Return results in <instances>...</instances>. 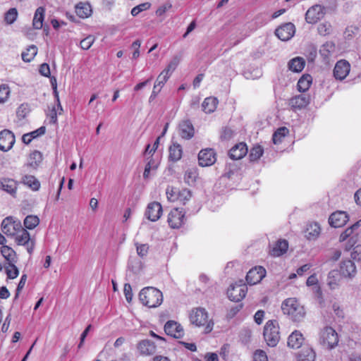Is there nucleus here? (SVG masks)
<instances>
[{
    "label": "nucleus",
    "mask_w": 361,
    "mask_h": 361,
    "mask_svg": "<svg viewBox=\"0 0 361 361\" xmlns=\"http://www.w3.org/2000/svg\"><path fill=\"white\" fill-rule=\"evenodd\" d=\"M15 143V135L9 130L5 129L0 132V149L3 152L10 150Z\"/></svg>",
    "instance_id": "9d476101"
},
{
    "label": "nucleus",
    "mask_w": 361,
    "mask_h": 361,
    "mask_svg": "<svg viewBox=\"0 0 361 361\" xmlns=\"http://www.w3.org/2000/svg\"><path fill=\"white\" fill-rule=\"evenodd\" d=\"M361 226V219L357 221L356 223H355L353 225H352L350 227H348L346 228L341 235L339 237V241L343 242L346 240L348 238L349 239L350 237L354 236L353 232L358 228Z\"/></svg>",
    "instance_id": "58836bf2"
},
{
    "label": "nucleus",
    "mask_w": 361,
    "mask_h": 361,
    "mask_svg": "<svg viewBox=\"0 0 361 361\" xmlns=\"http://www.w3.org/2000/svg\"><path fill=\"white\" fill-rule=\"evenodd\" d=\"M39 71L43 76L49 77L50 75V68L49 66L46 63H42L40 66Z\"/></svg>",
    "instance_id": "0e129e2a"
},
{
    "label": "nucleus",
    "mask_w": 361,
    "mask_h": 361,
    "mask_svg": "<svg viewBox=\"0 0 361 361\" xmlns=\"http://www.w3.org/2000/svg\"><path fill=\"white\" fill-rule=\"evenodd\" d=\"M326 13V8L320 4L312 6L305 13V20L309 24H314L322 19Z\"/></svg>",
    "instance_id": "423d86ee"
},
{
    "label": "nucleus",
    "mask_w": 361,
    "mask_h": 361,
    "mask_svg": "<svg viewBox=\"0 0 361 361\" xmlns=\"http://www.w3.org/2000/svg\"><path fill=\"white\" fill-rule=\"evenodd\" d=\"M139 299L144 305L154 308L161 304L163 295L159 290L153 287H147L140 292Z\"/></svg>",
    "instance_id": "f03ea898"
},
{
    "label": "nucleus",
    "mask_w": 361,
    "mask_h": 361,
    "mask_svg": "<svg viewBox=\"0 0 361 361\" xmlns=\"http://www.w3.org/2000/svg\"><path fill=\"white\" fill-rule=\"evenodd\" d=\"M16 235V241L18 245H26L30 240V233L28 231L21 227V229L18 231Z\"/></svg>",
    "instance_id": "4c0bfd02"
},
{
    "label": "nucleus",
    "mask_w": 361,
    "mask_h": 361,
    "mask_svg": "<svg viewBox=\"0 0 361 361\" xmlns=\"http://www.w3.org/2000/svg\"><path fill=\"white\" fill-rule=\"evenodd\" d=\"M18 182L10 178H0V190L13 197H16Z\"/></svg>",
    "instance_id": "f8f14e48"
},
{
    "label": "nucleus",
    "mask_w": 361,
    "mask_h": 361,
    "mask_svg": "<svg viewBox=\"0 0 361 361\" xmlns=\"http://www.w3.org/2000/svg\"><path fill=\"white\" fill-rule=\"evenodd\" d=\"M264 338L270 347H275L280 340L279 326L276 320L267 322L263 332Z\"/></svg>",
    "instance_id": "20e7f679"
},
{
    "label": "nucleus",
    "mask_w": 361,
    "mask_h": 361,
    "mask_svg": "<svg viewBox=\"0 0 361 361\" xmlns=\"http://www.w3.org/2000/svg\"><path fill=\"white\" fill-rule=\"evenodd\" d=\"M351 257L355 260L361 259V245H358L353 248L351 252Z\"/></svg>",
    "instance_id": "e2e57ef3"
},
{
    "label": "nucleus",
    "mask_w": 361,
    "mask_h": 361,
    "mask_svg": "<svg viewBox=\"0 0 361 361\" xmlns=\"http://www.w3.org/2000/svg\"><path fill=\"white\" fill-rule=\"evenodd\" d=\"M183 150L180 145L173 143L169 147V160L177 161L182 157Z\"/></svg>",
    "instance_id": "473e14b6"
},
{
    "label": "nucleus",
    "mask_w": 361,
    "mask_h": 361,
    "mask_svg": "<svg viewBox=\"0 0 361 361\" xmlns=\"http://www.w3.org/2000/svg\"><path fill=\"white\" fill-rule=\"evenodd\" d=\"M1 252L4 257L8 261V263L17 262L16 254L12 248L8 246H3Z\"/></svg>",
    "instance_id": "a19ab883"
},
{
    "label": "nucleus",
    "mask_w": 361,
    "mask_h": 361,
    "mask_svg": "<svg viewBox=\"0 0 361 361\" xmlns=\"http://www.w3.org/2000/svg\"><path fill=\"white\" fill-rule=\"evenodd\" d=\"M164 331L169 336L176 338H182L184 335L183 328L175 321H168L164 325Z\"/></svg>",
    "instance_id": "2eb2a0df"
},
{
    "label": "nucleus",
    "mask_w": 361,
    "mask_h": 361,
    "mask_svg": "<svg viewBox=\"0 0 361 361\" xmlns=\"http://www.w3.org/2000/svg\"><path fill=\"white\" fill-rule=\"evenodd\" d=\"M247 288L244 283H235L230 286L227 290L228 298L234 302L243 300L247 293Z\"/></svg>",
    "instance_id": "0eeeda50"
},
{
    "label": "nucleus",
    "mask_w": 361,
    "mask_h": 361,
    "mask_svg": "<svg viewBox=\"0 0 361 361\" xmlns=\"http://www.w3.org/2000/svg\"><path fill=\"white\" fill-rule=\"evenodd\" d=\"M208 318V312L203 307L195 308L190 314V322L197 326L206 325L205 331L207 333L212 331L214 325V323L209 321Z\"/></svg>",
    "instance_id": "7ed1b4c3"
},
{
    "label": "nucleus",
    "mask_w": 361,
    "mask_h": 361,
    "mask_svg": "<svg viewBox=\"0 0 361 361\" xmlns=\"http://www.w3.org/2000/svg\"><path fill=\"white\" fill-rule=\"evenodd\" d=\"M10 88L8 85H0V103H5L10 95Z\"/></svg>",
    "instance_id": "de8ad7c7"
},
{
    "label": "nucleus",
    "mask_w": 361,
    "mask_h": 361,
    "mask_svg": "<svg viewBox=\"0 0 361 361\" xmlns=\"http://www.w3.org/2000/svg\"><path fill=\"white\" fill-rule=\"evenodd\" d=\"M37 54V48L35 45H31L27 48L25 51L21 54L22 59L25 62L31 61Z\"/></svg>",
    "instance_id": "79ce46f5"
},
{
    "label": "nucleus",
    "mask_w": 361,
    "mask_h": 361,
    "mask_svg": "<svg viewBox=\"0 0 361 361\" xmlns=\"http://www.w3.org/2000/svg\"><path fill=\"white\" fill-rule=\"evenodd\" d=\"M304 341V337L302 334L298 331H293L288 338V345L292 348H299Z\"/></svg>",
    "instance_id": "a878e982"
},
{
    "label": "nucleus",
    "mask_w": 361,
    "mask_h": 361,
    "mask_svg": "<svg viewBox=\"0 0 361 361\" xmlns=\"http://www.w3.org/2000/svg\"><path fill=\"white\" fill-rule=\"evenodd\" d=\"M281 309L284 314L294 322H302L306 314L304 307L293 298L285 300L281 305Z\"/></svg>",
    "instance_id": "f257e3e1"
},
{
    "label": "nucleus",
    "mask_w": 361,
    "mask_h": 361,
    "mask_svg": "<svg viewBox=\"0 0 361 361\" xmlns=\"http://www.w3.org/2000/svg\"><path fill=\"white\" fill-rule=\"evenodd\" d=\"M320 231V226L317 223H310L307 226L305 237L308 240H315L319 236Z\"/></svg>",
    "instance_id": "c85d7f7f"
},
{
    "label": "nucleus",
    "mask_w": 361,
    "mask_h": 361,
    "mask_svg": "<svg viewBox=\"0 0 361 361\" xmlns=\"http://www.w3.org/2000/svg\"><path fill=\"white\" fill-rule=\"evenodd\" d=\"M335 49L336 47L334 42H326L321 47L319 53L324 59H326L334 53Z\"/></svg>",
    "instance_id": "c9c22d12"
},
{
    "label": "nucleus",
    "mask_w": 361,
    "mask_h": 361,
    "mask_svg": "<svg viewBox=\"0 0 361 361\" xmlns=\"http://www.w3.org/2000/svg\"><path fill=\"white\" fill-rule=\"evenodd\" d=\"M27 280V276L25 274H23L21 276V279L18 283V287L16 288V298L18 297L19 292L25 286V282Z\"/></svg>",
    "instance_id": "774afa93"
},
{
    "label": "nucleus",
    "mask_w": 361,
    "mask_h": 361,
    "mask_svg": "<svg viewBox=\"0 0 361 361\" xmlns=\"http://www.w3.org/2000/svg\"><path fill=\"white\" fill-rule=\"evenodd\" d=\"M350 71V65L345 60L337 61L334 68V76L336 80H343Z\"/></svg>",
    "instance_id": "4468645a"
},
{
    "label": "nucleus",
    "mask_w": 361,
    "mask_h": 361,
    "mask_svg": "<svg viewBox=\"0 0 361 361\" xmlns=\"http://www.w3.org/2000/svg\"><path fill=\"white\" fill-rule=\"evenodd\" d=\"M317 30L320 35H328L331 32V25L327 22L320 23L317 27Z\"/></svg>",
    "instance_id": "864d4df0"
},
{
    "label": "nucleus",
    "mask_w": 361,
    "mask_h": 361,
    "mask_svg": "<svg viewBox=\"0 0 361 361\" xmlns=\"http://www.w3.org/2000/svg\"><path fill=\"white\" fill-rule=\"evenodd\" d=\"M151 6V4L149 2H145L140 4L131 10V15L133 16H137L140 13L148 10Z\"/></svg>",
    "instance_id": "3c124183"
},
{
    "label": "nucleus",
    "mask_w": 361,
    "mask_h": 361,
    "mask_svg": "<svg viewBox=\"0 0 361 361\" xmlns=\"http://www.w3.org/2000/svg\"><path fill=\"white\" fill-rule=\"evenodd\" d=\"M42 161V154L39 151L32 152L29 157V160L27 164H26V167H32V169H37L39 164Z\"/></svg>",
    "instance_id": "72a5a7b5"
},
{
    "label": "nucleus",
    "mask_w": 361,
    "mask_h": 361,
    "mask_svg": "<svg viewBox=\"0 0 361 361\" xmlns=\"http://www.w3.org/2000/svg\"><path fill=\"white\" fill-rule=\"evenodd\" d=\"M312 82V78L310 75H302L298 82V89L300 92H305L308 90Z\"/></svg>",
    "instance_id": "e433bc0d"
},
{
    "label": "nucleus",
    "mask_w": 361,
    "mask_h": 361,
    "mask_svg": "<svg viewBox=\"0 0 361 361\" xmlns=\"http://www.w3.org/2000/svg\"><path fill=\"white\" fill-rule=\"evenodd\" d=\"M94 40L95 37L93 35H88L87 37H86L80 41V46L81 49L84 50H87L93 44Z\"/></svg>",
    "instance_id": "5fc2aeb1"
},
{
    "label": "nucleus",
    "mask_w": 361,
    "mask_h": 361,
    "mask_svg": "<svg viewBox=\"0 0 361 361\" xmlns=\"http://www.w3.org/2000/svg\"><path fill=\"white\" fill-rule=\"evenodd\" d=\"M44 13L45 9L42 6L37 8L35 11L32 20V25L35 29L39 30L42 27L44 19Z\"/></svg>",
    "instance_id": "c756f323"
},
{
    "label": "nucleus",
    "mask_w": 361,
    "mask_h": 361,
    "mask_svg": "<svg viewBox=\"0 0 361 361\" xmlns=\"http://www.w3.org/2000/svg\"><path fill=\"white\" fill-rule=\"evenodd\" d=\"M264 317V310H258L254 315V320L258 324H261L263 322Z\"/></svg>",
    "instance_id": "338daca9"
},
{
    "label": "nucleus",
    "mask_w": 361,
    "mask_h": 361,
    "mask_svg": "<svg viewBox=\"0 0 361 361\" xmlns=\"http://www.w3.org/2000/svg\"><path fill=\"white\" fill-rule=\"evenodd\" d=\"M123 293L126 300L130 302L133 299V292L131 286L129 283H126L123 288Z\"/></svg>",
    "instance_id": "052dcab7"
},
{
    "label": "nucleus",
    "mask_w": 361,
    "mask_h": 361,
    "mask_svg": "<svg viewBox=\"0 0 361 361\" xmlns=\"http://www.w3.org/2000/svg\"><path fill=\"white\" fill-rule=\"evenodd\" d=\"M349 220L348 215L343 211H337L331 214L329 218V224L334 228L344 226Z\"/></svg>",
    "instance_id": "6ab92c4d"
},
{
    "label": "nucleus",
    "mask_w": 361,
    "mask_h": 361,
    "mask_svg": "<svg viewBox=\"0 0 361 361\" xmlns=\"http://www.w3.org/2000/svg\"><path fill=\"white\" fill-rule=\"evenodd\" d=\"M46 128L44 126H41L40 128H37V130L29 133L31 137L33 139L38 137L39 136H41L45 133Z\"/></svg>",
    "instance_id": "69168bd1"
},
{
    "label": "nucleus",
    "mask_w": 361,
    "mask_h": 361,
    "mask_svg": "<svg viewBox=\"0 0 361 361\" xmlns=\"http://www.w3.org/2000/svg\"><path fill=\"white\" fill-rule=\"evenodd\" d=\"M289 130L286 127H281L278 128L272 136V140L274 144L278 145L280 144L283 139L288 134Z\"/></svg>",
    "instance_id": "ea45409f"
},
{
    "label": "nucleus",
    "mask_w": 361,
    "mask_h": 361,
    "mask_svg": "<svg viewBox=\"0 0 361 361\" xmlns=\"http://www.w3.org/2000/svg\"><path fill=\"white\" fill-rule=\"evenodd\" d=\"M253 360L254 361H268L266 353L262 350L255 351L253 355Z\"/></svg>",
    "instance_id": "13d9d810"
},
{
    "label": "nucleus",
    "mask_w": 361,
    "mask_h": 361,
    "mask_svg": "<svg viewBox=\"0 0 361 361\" xmlns=\"http://www.w3.org/2000/svg\"><path fill=\"white\" fill-rule=\"evenodd\" d=\"M266 275V270L262 267H255L251 269L246 275V281L250 285L260 282Z\"/></svg>",
    "instance_id": "ddd939ff"
},
{
    "label": "nucleus",
    "mask_w": 361,
    "mask_h": 361,
    "mask_svg": "<svg viewBox=\"0 0 361 361\" xmlns=\"http://www.w3.org/2000/svg\"><path fill=\"white\" fill-rule=\"evenodd\" d=\"M180 63V58L178 56L173 57L171 61L169 63L166 68L164 69L163 71L165 73H167L170 75L172 74V73L176 70L178 65Z\"/></svg>",
    "instance_id": "09e8293b"
},
{
    "label": "nucleus",
    "mask_w": 361,
    "mask_h": 361,
    "mask_svg": "<svg viewBox=\"0 0 361 361\" xmlns=\"http://www.w3.org/2000/svg\"><path fill=\"white\" fill-rule=\"evenodd\" d=\"M162 214V207L160 203L153 202L147 205L145 216L151 221H157Z\"/></svg>",
    "instance_id": "a211bd4d"
},
{
    "label": "nucleus",
    "mask_w": 361,
    "mask_h": 361,
    "mask_svg": "<svg viewBox=\"0 0 361 361\" xmlns=\"http://www.w3.org/2000/svg\"><path fill=\"white\" fill-rule=\"evenodd\" d=\"M197 171L195 168H190L187 169L184 174V180L189 185H194L197 178Z\"/></svg>",
    "instance_id": "37998d69"
},
{
    "label": "nucleus",
    "mask_w": 361,
    "mask_h": 361,
    "mask_svg": "<svg viewBox=\"0 0 361 361\" xmlns=\"http://www.w3.org/2000/svg\"><path fill=\"white\" fill-rule=\"evenodd\" d=\"M166 193L167 198L169 201H171V202L178 201L179 189L176 188L174 187H168L166 188Z\"/></svg>",
    "instance_id": "8fccbe9b"
},
{
    "label": "nucleus",
    "mask_w": 361,
    "mask_h": 361,
    "mask_svg": "<svg viewBox=\"0 0 361 361\" xmlns=\"http://www.w3.org/2000/svg\"><path fill=\"white\" fill-rule=\"evenodd\" d=\"M192 196L191 192L188 189L179 190L178 201L182 202L183 204L190 199Z\"/></svg>",
    "instance_id": "4d7b16f0"
},
{
    "label": "nucleus",
    "mask_w": 361,
    "mask_h": 361,
    "mask_svg": "<svg viewBox=\"0 0 361 361\" xmlns=\"http://www.w3.org/2000/svg\"><path fill=\"white\" fill-rule=\"evenodd\" d=\"M185 213L178 208L171 210L168 215V223L171 228H178L184 223Z\"/></svg>",
    "instance_id": "1a4fd4ad"
},
{
    "label": "nucleus",
    "mask_w": 361,
    "mask_h": 361,
    "mask_svg": "<svg viewBox=\"0 0 361 361\" xmlns=\"http://www.w3.org/2000/svg\"><path fill=\"white\" fill-rule=\"evenodd\" d=\"M21 223L20 221H14L12 217H6L1 223L2 232L10 236L17 234L21 229Z\"/></svg>",
    "instance_id": "6e6552de"
},
{
    "label": "nucleus",
    "mask_w": 361,
    "mask_h": 361,
    "mask_svg": "<svg viewBox=\"0 0 361 361\" xmlns=\"http://www.w3.org/2000/svg\"><path fill=\"white\" fill-rule=\"evenodd\" d=\"M295 32V27L292 23H287L279 27L275 34L282 41H288L293 37Z\"/></svg>",
    "instance_id": "9b49d317"
},
{
    "label": "nucleus",
    "mask_w": 361,
    "mask_h": 361,
    "mask_svg": "<svg viewBox=\"0 0 361 361\" xmlns=\"http://www.w3.org/2000/svg\"><path fill=\"white\" fill-rule=\"evenodd\" d=\"M18 17V11L15 8H10L5 14V21L8 24L13 23Z\"/></svg>",
    "instance_id": "603ef678"
},
{
    "label": "nucleus",
    "mask_w": 361,
    "mask_h": 361,
    "mask_svg": "<svg viewBox=\"0 0 361 361\" xmlns=\"http://www.w3.org/2000/svg\"><path fill=\"white\" fill-rule=\"evenodd\" d=\"M137 348L142 355H149L156 352L157 347L152 341L143 340L139 343Z\"/></svg>",
    "instance_id": "b1692460"
},
{
    "label": "nucleus",
    "mask_w": 361,
    "mask_h": 361,
    "mask_svg": "<svg viewBox=\"0 0 361 361\" xmlns=\"http://www.w3.org/2000/svg\"><path fill=\"white\" fill-rule=\"evenodd\" d=\"M288 248V241L286 240H279L276 242L269 253L273 257H280L286 252Z\"/></svg>",
    "instance_id": "5701e85b"
},
{
    "label": "nucleus",
    "mask_w": 361,
    "mask_h": 361,
    "mask_svg": "<svg viewBox=\"0 0 361 361\" xmlns=\"http://www.w3.org/2000/svg\"><path fill=\"white\" fill-rule=\"evenodd\" d=\"M264 149L260 145L253 147L250 153V161H255L258 160L263 154Z\"/></svg>",
    "instance_id": "49530a36"
},
{
    "label": "nucleus",
    "mask_w": 361,
    "mask_h": 361,
    "mask_svg": "<svg viewBox=\"0 0 361 361\" xmlns=\"http://www.w3.org/2000/svg\"><path fill=\"white\" fill-rule=\"evenodd\" d=\"M20 182L34 191L39 190L40 188L39 181L32 175H24L22 177Z\"/></svg>",
    "instance_id": "cd10ccee"
},
{
    "label": "nucleus",
    "mask_w": 361,
    "mask_h": 361,
    "mask_svg": "<svg viewBox=\"0 0 361 361\" xmlns=\"http://www.w3.org/2000/svg\"><path fill=\"white\" fill-rule=\"evenodd\" d=\"M16 262L8 263V266L6 267V271L8 278L14 279L18 274L19 271L17 267L15 265Z\"/></svg>",
    "instance_id": "a18cd8bd"
},
{
    "label": "nucleus",
    "mask_w": 361,
    "mask_h": 361,
    "mask_svg": "<svg viewBox=\"0 0 361 361\" xmlns=\"http://www.w3.org/2000/svg\"><path fill=\"white\" fill-rule=\"evenodd\" d=\"M305 65V61L302 57H295L288 62V68L293 72H300Z\"/></svg>",
    "instance_id": "f704fd0d"
},
{
    "label": "nucleus",
    "mask_w": 361,
    "mask_h": 361,
    "mask_svg": "<svg viewBox=\"0 0 361 361\" xmlns=\"http://www.w3.org/2000/svg\"><path fill=\"white\" fill-rule=\"evenodd\" d=\"M178 132L183 139L190 140L194 136L195 129L190 120H183L178 124Z\"/></svg>",
    "instance_id": "f3484780"
},
{
    "label": "nucleus",
    "mask_w": 361,
    "mask_h": 361,
    "mask_svg": "<svg viewBox=\"0 0 361 361\" xmlns=\"http://www.w3.org/2000/svg\"><path fill=\"white\" fill-rule=\"evenodd\" d=\"M341 273L345 277H353L356 274V267L355 263L350 260H344L341 264Z\"/></svg>",
    "instance_id": "4be33fe9"
},
{
    "label": "nucleus",
    "mask_w": 361,
    "mask_h": 361,
    "mask_svg": "<svg viewBox=\"0 0 361 361\" xmlns=\"http://www.w3.org/2000/svg\"><path fill=\"white\" fill-rule=\"evenodd\" d=\"M338 343V336L336 331L331 327L326 326L319 334V343L326 349L334 348Z\"/></svg>",
    "instance_id": "39448f33"
},
{
    "label": "nucleus",
    "mask_w": 361,
    "mask_h": 361,
    "mask_svg": "<svg viewBox=\"0 0 361 361\" xmlns=\"http://www.w3.org/2000/svg\"><path fill=\"white\" fill-rule=\"evenodd\" d=\"M199 164L202 166H209L216 161V154L212 149L201 150L198 154Z\"/></svg>",
    "instance_id": "dca6fc26"
},
{
    "label": "nucleus",
    "mask_w": 361,
    "mask_h": 361,
    "mask_svg": "<svg viewBox=\"0 0 361 361\" xmlns=\"http://www.w3.org/2000/svg\"><path fill=\"white\" fill-rule=\"evenodd\" d=\"M149 250V246L147 244L137 245V252L138 255L143 257L147 255Z\"/></svg>",
    "instance_id": "680f3d73"
},
{
    "label": "nucleus",
    "mask_w": 361,
    "mask_h": 361,
    "mask_svg": "<svg viewBox=\"0 0 361 361\" xmlns=\"http://www.w3.org/2000/svg\"><path fill=\"white\" fill-rule=\"evenodd\" d=\"M39 223V219L37 216L29 215L24 220V226L28 229L35 228Z\"/></svg>",
    "instance_id": "c03bdc74"
},
{
    "label": "nucleus",
    "mask_w": 361,
    "mask_h": 361,
    "mask_svg": "<svg viewBox=\"0 0 361 361\" xmlns=\"http://www.w3.org/2000/svg\"><path fill=\"white\" fill-rule=\"evenodd\" d=\"M247 153V145L240 142L233 146L229 151V157L233 160H238L244 157Z\"/></svg>",
    "instance_id": "412c9836"
},
{
    "label": "nucleus",
    "mask_w": 361,
    "mask_h": 361,
    "mask_svg": "<svg viewBox=\"0 0 361 361\" xmlns=\"http://www.w3.org/2000/svg\"><path fill=\"white\" fill-rule=\"evenodd\" d=\"M170 76L171 75L167 73H164V71H163L157 78V80L154 84V89H157V87H161L168 80Z\"/></svg>",
    "instance_id": "6e6d98bb"
},
{
    "label": "nucleus",
    "mask_w": 361,
    "mask_h": 361,
    "mask_svg": "<svg viewBox=\"0 0 361 361\" xmlns=\"http://www.w3.org/2000/svg\"><path fill=\"white\" fill-rule=\"evenodd\" d=\"M217 104L218 99L216 97H209L204 99L202 107L205 113L210 114L215 111Z\"/></svg>",
    "instance_id": "2f4dec72"
},
{
    "label": "nucleus",
    "mask_w": 361,
    "mask_h": 361,
    "mask_svg": "<svg viewBox=\"0 0 361 361\" xmlns=\"http://www.w3.org/2000/svg\"><path fill=\"white\" fill-rule=\"evenodd\" d=\"M315 358L316 353L310 347L303 348L297 355V361H314Z\"/></svg>",
    "instance_id": "bb28decb"
},
{
    "label": "nucleus",
    "mask_w": 361,
    "mask_h": 361,
    "mask_svg": "<svg viewBox=\"0 0 361 361\" xmlns=\"http://www.w3.org/2000/svg\"><path fill=\"white\" fill-rule=\"evenodd\" d=\"M341 279V273L338 270L331 271L327 276L326 283L331 290L338 288Z\"/></svg>",
    "instance_id": "393cba45"
},
{
    "label": "nucleus",
    "mask_w": 361,
    "mask_h": 361,
    "mask_svg": "<svg viewBox=\"0 0 361 361\" xmlns=\"http://www.w3.org/2000/svg\"><path fill=\"white\" fill-rule=\"evenodd\" d=\"M310 96L305 94L296 95L290 99L289 105L294 110L306 107L310 103Z\"/></svg>",
    "instance_id": "aec40b11"
},
{
    "label": "nucleus",
    "mask_w": 361,
    "mask_h": 361,
    "mask_svg": "<svg viewBox=\"0 0 361 361\" xmlns=\"http://www.w3.org/2000/svg\"><path fill=\"white\" fill-rule=\"evenodd\" d=\"M75 12L80 18H87L92 13L91 6L88 3L80 2L76 5Z\"/></svg>",
    "instance_id": "7c9ffc66"
},
{
    "label": "nucleus",
    "mask_w": 361,
    "mask_h": 361,
    "mask_svg": "<svg viewBox=\"0 0 361 361\" xmlns=\"http://www.w3.org/2000/svg\"><path fill=\"white\" fill-rule=\"evenodd\" d=\"M235 135L234 131L230 128H224L222 130L221 138L224 140H229Z\"/></svg>",
    "instance_id": "bf43d9fd"
}]
</instances>
